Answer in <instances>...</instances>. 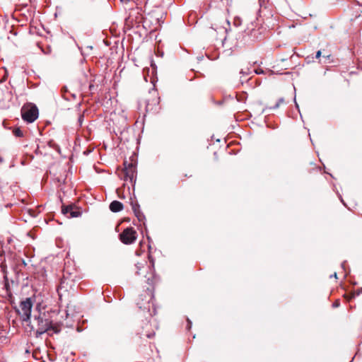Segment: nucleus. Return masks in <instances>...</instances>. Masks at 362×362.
<instances>
[{"instance_id":"f257e3e1","label":"nucleus","mask_w":362,"mask_h":362,"mask_svg":"<svg viewBox=\"0 0 362 362\" xmlns=\"http://www.w3.org/2000/svg\"><path fill=\"white\" fill-rule=\"evenodd\" d=\"M124 169L122 170L121 178L125 182L129 181L134 184L136 181V168L135 164L132 163L124 162Z\"/></svg>"},{"instance_id":"f03ea898","label":"nucleus","mask_w":362,"mask_h":362,"mask_svg":"<svg viewBox=\"0 0 362 362\" xmlns=\"http://www.w3.org/2000/svg\"><path fill=\"white\" fill-rule=\"evenodd\" d=\"M21 116L24 121L32 123L38 117V109L34 105L23 106L21 109Z\"/></svg>"},{"instance_id":"7ed1b4c3","label":"nucleus","mask_w":362,"mask_h":362,"mask_svg":"<svg viewBox=\"0 0 362 362\" xmlns=\"http://www.w3.org/2000/svg\"><path fill=\"white\" fill-rule=\"evenodd\" d=\"M33 301L30 298H27L20 303L19 315L23 321L28 322L30 318Z\"/></svg>"},{"instance_id":"20e7f679","label":"nucleus","mask_w":362,"mask_h":362,"mask_svg":"<svg viewBox=\"0 0 362 362\" xmlns=\"http://www.w3.org/2000/svg\"><path fill=\"white\" fill-rule=\"evenodd\" d=\"M137 238L136 231L132 227L125 228L119 234V240L126 245L134 243Z\"/></svg>"},{"instance_id":"39448f33","label":"nucleus","mask_w":362,"mask_h":362,"mask_svg":"<svg viewBox=\"0 0 362 362\" xmlns=\"http://www.w3.org/2000/svg\"><path fill=\"white\" fill-rule=\"evenodd\" d=\"M151 98H148L146 104V112H153L158 110L159 105V97L156 90L149 92Z\"/></svg>"},{"instance_id":"423d86ee","label":"nucleus","mask_w":362,"mask_h":362,"mask_svg":"<svg viewBox=\"0 0 362 362\" xmlns=\"http://www.w3.org/2000/svg\"><path fill=\"white\" fill-rule=\"evenodd\" d=\"M68 284L69 281L67 279H62L61 280L60 284L57 289L59 299H62V296H64L66 292H68Z\"/></svg>"},{"instance_id":"0eeeda50","label":"nucleus","mask_w":362,"mask_h":362,"mask_svg":"<svg viewBox=\"0 0 362 362\" xmlns=\"http://www.w3.org/2000/svg\"><path fill=\"white\" fill-rule=\"evenodd\" d=\"M123 209V204L119 201H113L110 204V209L112 212H119Z\"/></svg>"},{"instance_id":"6e6552de","label":"nucleus","mask_w":362,"mask_h":362,"mask_svg":"<svg viewBox=\"0 0 362 362\" xmlns=\"http://www.w3.org/2000/svg\"><path fill=\"white\" fill-rule=\"evenodd\" d=\"M62 213L64 214H69L70 215V217H77L79 215L78 211H74V208L72 206H67L62 209Z\"/></svg>"},{"instance_id":"1a4fd4ad","label":"nucleus","mask_w":362,"mask_h":362,"mask_svg":"<svg viewBox=\"0 0 362 362\" xmlns=\"http://www.w3.org/2000/svg\"><path fill=\"white\" fill-rule=\"evenodd\" d=\"M133 210L135 216L137 217L139 221H143L144 219V215L139 211L138 206H133Z\"/></svg>"},{"instance_id":"9d476101","label":"nucleus","mask_w":362,"mask_h":362,"mask_svg":"<svg viewBox=\"0 0 362 362\" xmlns=\"http://www.w3.org/2000/svg\"><path fill=\"white\" fill-rule=\"evenodd\" d=\"M13 134L16 137L23 136V133L19 127H16L13 130Z\"/></svg>"},{"instance_id":"9b49d317","label":"nucleus","mask_w":362,"mask_h":362,"mask_svg":"<svg viewBox=\"0 0 362 362\" xmlns=\"http://www.w3.org/2000/svg\"><path fill=\"white\" fill-rule=\"evenodd\" d=\"M284 102V100L283 98H281L278 100L276 104L272 107L274 109L278 108L279 105Z\"/></svg>"},{"instance_id":"f8f14e48","label":"nucleus","mask_w":362,"mask_h":362,"mask_svg":"<svg viewBox=\"0 0 362 362\" xmlns=\"http://www.w3.org/2000/svg\"><path fill=\"white\" fill-rule=\"evenodd\" d=\"M145 335L147 338H152L155 335V333L153 332H150L145 334Z\"/></svg>"},{"instance_id":"ddd939ff","label":"nucleus","mask_w":362,"mask_h":362,"mask_svg":"<svg viewBox=\"0 0 362 362\" xmlns=\"http://www.w3.org/2000/svg\"><path fill=\"white\" fill-rule=\"evenodd\" d=\"M320 56H321V51L319 50L317 52L315 57L317 59H319L320 57Z\"/></svg>"},{"instance_id":"4468645a","label":"nucleus","mask_w":362,"mask_h":362,"mask_svg":"<svg viewBox=\"0 0 362 362\" xmlns=\"http://www.w3.org/2000/svg\"><path fill=\"white\" fill-rule=\"evenodd\" d=\"M36 309L38 310L40 313L41 312V305L40 303L37 305Z\"/></svg>"},{"instance_id":"2eb2a0df","label":"nucleus","mask_w":362,"mask_h":362,"mask_svg":"<svg viewBox=\"0 0 362 362\" xmlns=\"http://www.w3.org/2000/svg\"><path fill=\"white\" fill-rule=\"evenodd\" d=\"M191 321L188 319L187 320V329H189L191 327Z\"/></svg>"},{"instance_id":"dca6fc26","label":"nucleus","mask_w":362,"mask_h":362,"mask_svg":"<svg viewBox=\"0 0 362 362\" xmlns=\"http://www.w3.org/2000/svg\"><path fill=\"white\" fill-rule=\"evenodd\" d=\"M148 258H149V260H150V262H151V265L153 267V265H154L153 259L151 258V256H149Z\"/></svg>"},{"instance_id":"f3484780","label":"nucleus","mask_w":362,"mask_h":362,"mask_svg":"<svg viewBox=\"0 0 362 362\" xmlns=\"http://www.w3.org/2000/svg\"><path fill=\"white\" fill-rule=\"evenodd\" d=\"M339 305V302L338 300L335 301L334 303H333V306L334 307H338Z\"/></svg>"},{"instance_id":"a211bd4d","label":"nucleus","mask_w":362,"mask_h":362,"mask_svg":"<svg viewBox=\"0 0 362 362\" xmlns=\"http://www.w3.org/2000/svg\"><path fill=\"white\" fill-rule=\"evenodd\" d=\"M136 268H137V269H138V271L136 272V273H137L138 274H139V270L141 269V267L139 266V264H136Z\"/></svg>"},{"instance_id":"6ab92c4d","label":"nucleus","mask_w":362,"mask_h":362,"mask_svg":"<svg viewBox=\"0 0 362 362\" xmlns=\"http://www.w3.org/2000/svg\"><path fill=\"white\" fill-rule=\"evenodd\" d=\"M137 305H139V308H140V309H141V308H143V304H142V303H141L138 302V303H137Z\"/></svg>"},{"instance_id":"aec40b11","label":"nucleus","mask_w":362,"mask_h":362,"mask_svg":"<svg viewBox=\"0 0 362 362\" xmlns=\"http://www.w3.org/2000/svg\"><path fill=\"white\" fill-rule=\"evenodd\" d=\"M240 73L241 74H243V75H247L248 74L247 72H245V71H243V70H241Z\"/></svg>"},{"instance_id":"412c9836","label":"nucleus","mask_w":362,"mask_h":362,"mask_svg":"<svg viewBox=\"0 0 362 362\" xmlns=\"http://www.w3.org/2000/svg\"><path fill=\"white\" fill-rule=\"evenodd\" d=\"M224 21H225V23H227V25H228V26H230V23H229V22H228L227 20H225Z\"/></svg>"},{"instance_id":"4be33fe9","label":"nucleus","mask_w":362,"mask_h":362,"mask_svg":"<svg viewBox=\"0 0 362 362\" xmlns=\"http://www.w3.org/2000/svg\"><path fill=\"white\" fill-rule=\"evenodd\" d=\"M47 327H45V328H42V330H41V332H45V331H46V330H47Z\"/></svg>"},{"instance_id":"5701e85b","label":"nucleus","mask_w":362,"mask_h":362,"mask_svg":"<svg viewBox=\"0 0 362 362\" xmlns=\"http://www.w3.org/2000/svg\"><path fill=\"white\" fill-rule=\"evenodd\" d=\"M360 293H362V288L359 289L358 291V295Z\"/></svg>"},{"instance_id":"b1692460","label":"nucleus","mask_w":362,"mask_h":362,"mask_svg":"<svg viewBox=\"0 0 362 362\" xmlns=\"http://www.w3.org/2000/svg\"><path fill=\"white\" fill-rule=\"evenodd\" d=\"M152 299V297L151 296H149V300H148V303L149 304L150 303V300Z\"/></svg>"},{"instance_id":"393cba45","label":"nucleus","mask_w":362,"mask_h":362,"mask_svg":"<svg viewBox=\"0 0 362 362\" xmlns=\"http://www.w3.org/2000/svg\"><path fill=\"white\" fill-rule=\"evenodd\" d=\"M6 76H5L4 77V78H3V80L0 81V83H1V82H2L3 81H5V80H6Z\"/></svg>"},{"instance_id":"a878e982","label":"nucleus","mask_w":362,"mask_h":362,"mask_svg":"<svg viewBox=\"0 0 362 362\" xmlns=\"http://www.w3.org/2000/svg\"><path fill=\"white\" fill-rule=\"evenodd\" d=\"M333 277L337 278V273H334V274L333 275Z\"/></svg>"},{"instance_id":"bb28decb","label":"nucleus","mask_w":362,"mask_h":362,"mask_svg":"<svg viewBox=\"0 0 362 362\" xmlns=\"http://www.w3.org/2000/svg\"><path fill=\"white\" fill-rule=\"evenodd\" d=\"M329 55H327V57L323 56V57H324L325 59V58H329Z\"/></svg>"},{"instance_id":"cd10ccee","label":"nucleus","mask_w":362,"mask_h":362,"mask_svg":"<svg viewBox=\"0 0 362 362\" xmlns=\"http://www.w3.org/2000/svg\"><path fill=\"white\" fill-rule=\"evenodd\" d=\"M146 307H145V306H144V309H146ZM147 309H148V310H149V306H148Z\"/></svg>"}]
</instances>
